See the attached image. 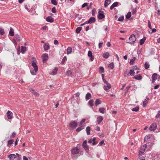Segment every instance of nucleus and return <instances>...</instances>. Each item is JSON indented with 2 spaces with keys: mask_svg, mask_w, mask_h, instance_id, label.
Segmentation results:
<instances>
[{
  "mask_svg": "<svg viewBox=\"0 0 160 160\" xmlns=\"http://www.w3.org/2000/svg\"><path fill=\"white\" fill-rule=\"evenodd\" d=\"M131 85H129V86H128V87H126V91L125 92L126 93H128L129 89L131 88Z\"/></svg>",
  "mask_w": 160,
  "mask_h": 160,
  "instance_id": "5fc2aeb1",
  "label": "nucleus"
},
{
  "mask_svg": "<svg viewBox=\"0 0 160 160\" xmlns=\"http://www.w3.org/2000/svg\"><path fill=\"white\" fill-rule=\"evenodd\" d=\"M148 98H146V99L143 101V107H145L148 102Z\"/></svg>",
  "mask_w": 160,
  "mask_h": 160,
  "instance_id": "e433bc0d",
  "label": "nucleus"
},
{
  "mask_svg": "<svg viewBox=\"0 0 160 160\" xmlns=\"http://www.w3.org/2000/svg\"><path fill=\"white\" fill-rule=\"evenodd\" d=\"M157 78V74L156 73L153 74L152 76V82L154 83Z\"/></svg>",
  "mask_w": 160,
  "mask_h": 160,
  "instance_id": "ddd939ff",
  "label": "nucleus"
},
{
  "mask_svg": "<svg viewBox=\"0 0 160 160\" xmlns=\"http://www.w3.org/2000/svg\"><path fill=\"white\" fill-rule=\"evenodd\" d=\"M82 147L85 150H88L89 149V147L87 144V141L84 140L82 143Z\"/></svg>",
  "mask_w": 160,
  "mask_h": 160,
  "instance_id": "f8f14e48",
  "label": "nucleus"
},
{
  "mask_svg": "<svg viewBox=\"0 0 160 160\" xmlns=\"http://www.w3.org/2000/svg\"><path fill=\"white\" fill-rule=\"evenodd\" d=\"M99 111L100 113L103 114L105 113V109L104 108H99Z\"/></svg>",
  "mask_w": 160,
  "mask_h": 160,
  "instance_id": "f704fd0d",
  "label": "nucleus"
},
{
  "mask_svg": "<svg viewBox=\"0 0 160 160\" xmlns=\"http://www.w3.org/2000/svg\"><path fill=\"white\" fill-rule=\"evenodd\" d=\"M118 4V2H114L110 7V9L112 10L114 8L117 7Z\"/></svg>",
  "mask_w": 160,
  "mask_h": 160,
  "instance_id": "4be33fe9",
  "label": "nucleus"
},
{
  "mask_svg": "<svg viewBox=\"0 0 160 160\" xmlns=\"http://www.w3.org/2000/svg\"><path fill=\"white\" fill-rule=\"evenodd\" d=\"M67 58L66 56H64L63 59H62L61 62L62 64H64L65 62L66 61Z\"/></svg>",
  "mask_w": 160,
  "mask_h": 160,
  "instance_id": "8fccbe9b",
  "label": "nucleus"
},
{
  "mask_svg": "<svg viewBox=\"0 0 160 160\" xmlns=\"http://www.w3.org/2000/svg\"><path fill=\"white\" fill-rule=\"evenodd\" d=\"M104 83H105L106 85H105L104 86V89L106 92H108V90L110 89L111 88V85L107 81L105 82Z\"/></svg>",
  "mask_w": 160,
  "mask_h": 160,
  "instance_id": "39448f33",
  "label": "nucleus"
},
{
  "mask_svg": "<svg viewBox=\"0 0 160 160\" xmlns=\"http://www.w3.org/2000/svg\"><path fill=\"white\" fill-rule=\"evenodd\" d=\"M14 142V140L12 139H10L8 141V143L7 144V146L8 147H10L12 144Z\"/></svg>",
  "mask_w": 160,
  "mask_h": 160,
  "instance_id": "a211bd4d",
  "label": "nucleus"
},
{
  "mask_svg": "<svg viewBox=\"0 0 160 160\" xmlns=\"http://www.w3.org/2000/svg\"><path fill=\"white\" fill-rule=\"evenodd\" d=\"M16 135V133L14 132H13L12 134L10 135V137L11 138H13L15 137Z\"/></svg>",
  "mask_w": 160,
  "mask_h": 160,
  "instance_id": "864d4df0",
  "label": "nucleus"
},
{
  "mask_svg": "<svg viewBox=\"0 0 160 160\" xmlns=\"http://www.w3.org/2000/svg\"><path fill=\"white\" fill-rule=\"evenodd\" d=\"M145 151H139L138 152V157H144L143 156L145 154Z\"/></svg>",
  "mask_w": 160,
  "mask_h": 160,
  "instance_id": "6ab92c4d",
  "label": "nucleus"
},
{
  "mask_svg": "<svg viewBox=\"0 0 160 160\" xmlns=\"http://www.w3.org/2000/svg\"><path fill=\"white\" fill-rule=\"evenodd\" d=\"M71 154L73 155H76L77 157L80 156L78 151H71Z\"/></svg>",
  "mask_w": 160,
  "mask_h": 160,
  "instance_id": "dca6fc26",
  "label": "nucleus"
},
{
  "mask_svg": "<svg viewBox=\"0 0 160 160\" xmlns=\"http://www.w3.org/2000/svg\"><path fill=\"white\" fill-rule=\"evenodd\" d=\"M8 158L10 160H18L19 159V155L17 153L10 154L9 155Z\"/></svg>",
  "mask_w": 160,
  "mask_h": 160,
  "instance_id": "f03ea898",
  "label": "nucleus"
},
{
  "mask_svg": "<svg viewBox=\"0 0 160 160\" xmlns=\"http://www.w3.org/2000/svg\"><path fill=\"white\" fill-rule=\"evenodd\" d=\"M88 56L89 57H90V56H92V52L91 51H89L88 52Z\"/></svg>",
  "mask_w": 160,
  "mask_h": 160,
  "instance_id": "bf43d9fd",
  "label": "nucleus"
},
{
  "mask_svg": "<svg viewBox=\"0 0 160 160\" xmlns=\"http://www.w3.org/2000/svg\"><path fill=\"white\" fill-rule=\"evenodd\" d=\"M77 125L78 124L75 121H72L69 123L70 128L71 129H74L77 127Z\"/></svg>",
  "mask_w": 160,
  "mask_h": 160,
  "instance_id": "20e7f679",
  "label": "nucleus"
},
{
  "mask_svg": "<svg viewBox=\"0 0 160 160\" xmlns=\"http://www.w3.org/2000/svg\"><path fill=\"white\" fill-rule=\"evenodd\" d=\"M150 65L149 63L146 62L144 64V68L145 69H147L149 68Z\"/></svg>",
  "mask_w": 160,
  "mask_h": 160,
  "instance_id": "a19ab883",
  "label": "nucleus"
},
{
  "mask_svg": "<svg viewBox=\"0 0 160 160\" xmlns=\"http://www.w3.org/2000/svg\"><path fill=\"white\" fill-rule=\"evenodd\" d=\"M131 12H128L126 16V18L127 19H129L131 17Z\"/></svg>",
  "mask_w": 160,
  "mask_h": 160,
  "instance_id": "c03bdc74",
  "label": "nucleus"
},
{
  "mask_svg": "<svg viewBox=\"0 0 160 160\" xmlns=\"http://www.w3.org/2000/svg\"><path fill=\"white\" fill-rule=\"evenodd\" d=\"M80 127L78 128L76 130V131L77 132H79L80 131L84 129V127L83 126H80Z\"/></svg>",
  "mask_w": 160,
  "mask_h": 160,
  "instance_id": "473e14b6",
  "label": "nucleus"
},
{
  "mask_svg": "<svg viewBox=\"0 0 160 160\" xmlns=\"http://www.w3.org/2000/svg\"><path fill=\"white\" fill-rule=\"evenodd\" d=\"M32 66L34 69V70H31L30 72L32 75H35L37 71H38V68L36 62H33L32 63Z\"/></svg>",
  "mask_w": 160,
  "mask_h": 160,
  "instance_id": "f257e3e1",
  "label": "nucleus"
},
{
  "mask_svg": "<svg viewBox=\"0 0 160 160\" xmlns=\"http://www.w3.org/2000/svg\"><path fill=\"white\" fill-rule=\"evenodd\" d=\"M81 147V145L80 144H78L77 146L73 148L72 149V150H79L80 149Z\"/></svg>",
  "mask_w": 160,
  "mask_h": 160,
  "instance_id": "bb28decb",
  "label": "nucleus"
},
{
  "mask_svg": "<svg viewBox=\"0 0 160 160\" xmlns=\"http://www.w3.org/2000/svg\"><path fill=\"white\" fill-rule=\"evenodd\" d=\"M129 40H130V41L129 42H128V41H126V43L130 44H133L135 42L136 40L135 35L133 34H132L129 38Z\"/></svg>",
  "mask_w": 160,
  "mask_h": 160,
  "instance_id": "7ed1b4c3",
  "label": "nucleus"
},
{
  "mask_svg": "<svg viewBox=\"0 0 160 160\" xmlns=\"http://www.w3.org/2000/svg\"><path fill=\"white\" fill-rule=\"evenodd\" d=\"M88 104L91 107L93 106V100L92 99H90L88 102Z\"/></svg>",
  "mask_w": 160,
  "mask_h": 160,
  "instance_id": "72a5a7b5",
  "label": "nucleus"
},
{
  "mask_svg": "<svg viewBox=\"0 0 160 160\" xmlns=\"http://www.w3.org/2000/svg\"><path fill=\"white\" fill-rule=\"evenodd\" d=\"M124 18V17L123 16L120 17L118 18V21L120 22H122Z\"/></svg>",
  "mask_w": 160,
  "mask_h": 160,
  "instance_id": "3c124183",
  "label": "nucleus"
},
{
  "mask_svg": "<svg viewBox=\"0 0 160 160\" xmlns=\"http://www.w3.org/2000/svg\"><path fill=\"white\" fill-rule=\"evenodd\" d=\"M137 160H145L144 157H138Z\"/></svg>",
  "mask_w": 160,
  "mask_h": 160,
  "instance_id": "680f3d73",
  "label": "nucleus"
},
{
  "mask_svg": "<svg viewBox=\"0 0 160 160\" xmlns=\"http://www.w3.org/2000/svg\"><path fill=\"white\" fill-rule=\"evenodd\" d=\"M87 5H88V3H87V2L84 3H83L82 5V8H84L86 6H87Z\"/></svg>",
  "mask_w": 160,
  "mask_h": 160,
  "instance_id": "69168bd1",
  "label": "nucleus"
},
{
  "mask_svg": "<svg viewBox=\"0 0 160 160\" xmlns=\"http://www.w3.org/2000/svg\"><path fill=\"white\" fill-rule=\"evenodd\" d=\"M133 78L136 80H140L142 79V77L140 74H138L134 76Z\"/></svg>",
  "mask_w": 160,
  "mask_h": 160,
  "instance_id": "393cba45",
  "label": "nucleus"
},
{
  "mask_svg": "<svg viewBox=\"0 0 160 160\" xmlns=\"http://www.w3.org/2000/svg\"><path fill=\"white\" fill-rule=\"evenodd\" d=\"M82 27H78L76 30V32L77 33H80V31H81V30H82Z\"/></svg>",
  "mask_w": 160,
  "mask_h": 160,
  "instance_id": "ea45409f",
  "label": "nucleus"
},
{
  "mask_svg": "<svg viewBox=\"0 0 160 160\" xmlns=\"http://www.w3.org/2000/svg\"><path fill=\"white\" fill-rule=\"evenodd\" d=\"M96 19L95 18L93 17H91L89 19L85 22L86 23H92L95 22Z\"/></svg>",
  "mask_w": 160,
  "mask_h": 160,
  "instance_id": "9d476101",
  "label": "nucleus"
},
{
  "mask_svg": "<svg viewBox=\"0 0 160 160\" xmlns=\"http://www.w3.org/2000/svg\"><path fill=\"white\" fill-rule=\"evenodd\" d=\"M135 57H134L132 59H131L130 61V62H129L130 64L132 65L133 64L134 62V61H135Z\"/></svg>",
  "mask_w": 160,
  "mask_h": 160,
  "instance_id": "09e8293b",
  "label": "nucleus"
},
{
  "mask_svg": "<svg viewBox=\"0 0 160 160\" xmlns=\"http://www.w3.org/2000/svg\"><path fill=\"white\" fill-rule=\"evenodd\" d=\"M104 68L102 67H101L99 68V71L100 73H102L104 71Z\"/></svg>",
  "mask_w": 160,
  "mask_h": 160,
  "instance_id": "de8ad7c7",
  "label": "nucleus"
},
{
  "mask_svg": "<svg viewBox=\"0 0 160 160\" xmlns=\"http://www.w3.org/2000/svg\"><path fill=\"white\" fill-rule=\"evenodd\" d=\"M148 26L150 29H152V26L151 25L150 23V22L149 20L148 21Z\"/></svg>",
  "mask_w": 160,
  "mask_h": 160,
  "instance_id": "052dcab7",
  "label": "nucleus"
},
{
  "mask_svg": "<svg viewBox=\"0 0 160 160\" xmlns=\"http://www.w3.org/2000/svg\"><path fill=\"white\" fill-rule=\"evenodd\" d=\"M4 34V31L3 29L0 28V34L1 35H3Z\"/></svg>",
  "mask_w": 160,
  "mask_h": 160,
  "instance_id": "49530a36",
  "label": "nucleus"
},
{
  "mask_svg": "<svg viewBox=\"0 0 160 160\" xmlns=\"http://www.w3.org/2000/svg\"><path fill=\"white\" fill-rule=\"evenodd\" d=\"M46 20L48 22H52L54 21L53 18L51 16L48 17L46 19Z\"/></svg>",
  "mask_w": 160,
  "mask_h": 160,
  "instance_id": "4468645a",
  "label": "nucleus"
},
{
  "mask_svg": "<svg viewBox=\"0 0 160 160\" xmlns=\"http://www.w3.org/2000/svg\"><path fill=\"white\" fill-rule=\"evenodd\" d=\"M9 34L11 36H13L14 35V31L12 28H10Z\"/></svg>",
  "mask_w": 160,
  "mask_h": 160,
  "instance_id": "5701e85b",
  "label": "nucleus"
},
{
  "mask_svg": "<svg viewBox=\"0 0 160 160\" xmlns=\"http://www.w3.org/2000/svg\"><path fill=\"white\" fill-rule=\"evenodd\" d=\"M49 45L48 43H46L43 45L44 49L45 51L48 50L49 48Z\"/></svg>",
  "mask_w": 160,
  "mask_h": 160,
  "instance_id": "f3484780",
  "label": "nucleus"
},
{
  "mask_svg": "<svg viewBox=\"0 0 160 160\" xmlns=\"http://www.w3.org/2000/svg\"><path fill=\"white\" fill-rule=\"evenodd\" d=\"M111 0H106L104 2V7H108L111 3Z\"/></svg>",
  "mask_w": 160,
  "mask_h": 160,
  "instance_id": "a878e982",
  "label": "nucleus"
},
{
  "mask_svg": "<svg viewBox=\"0 0 160 160\" xmlns=\"http://www.w3.org/2000/svg\"><path fill=\"white\" fill-rule=\"evenodd\" d=\"M26 48L25 47L22 46L21 48V52L22 53H24L26 50Z\"/></svg>",
  "mask_w": 160,
  "mask_h": 160,
  "instance_id": "c85d7f7f",
  "label": "nucleus"
},
{
  "mask_svg": "<svg viewBox=\"0 0 160 160\" xmlns=\"http://www.w3.org/2000/svg\"><path fill=\"white\" fill-rule=\"evenodd\" d=\"M58 69L57 68V67H55V68L52 70L50 74L52 75L56 74L58 71Z\"/></svg>",
  "mask_w": 160,
  "mask_h": 160,
  "instance_id": "b1692460",
  "label": "nucleus"
},
{
  "mask_svg": "<svg viewBox=\"0 0 160 160\" xmlns=\"http://www.w3.org/2000/svg\"><path fill=\"white\" fill-rule=\"evenodd\" d=\"M29 91L36 96H39V93L35 92L34 90L33 89L30 88H29Z\"/></svg>",
  "mask_w": 160,
  "mask_h": 160,
  "instance_id": "2eb2a0df",
  "label": "nucleus"
},
{
  "mask_svg": "<svg viewBox=\"0 0 160 160\" xmlns=\"http://www.w3.org/2000/svg\"><path fill=\"white\" fill-rule=\"evenodd\" d=\"M86 121V119H83L81 122H80L79 123V126H82V124L84 122Z\"/></svg>",
  "mask_w": 160,
  "mask_h": 160,
  "instance_id": "13d9d810",
  "label": "nucleus"
},
{
  "mask_svg": "<svg viewBox=\"0 0 160 160\" xmlns=\"http://www.w3.org/2000/svg\"><path fill=\"white\" fill-rule=\"evenodd\" d=\"M105 17V16L104 14V12L101 10H99L98 11V18L99 19H102Z\"/></svg>",
  "mask_w": 160,
  "mask_h": 160,
  "instance_id": "423d86ee",
  "label": "nucleus"
},
{
  "mask_svg": "<svg viewBox=\"0 0 160 160\" xmlns=\"http://www.w3.org/2000/svg\"><path fill=\"white\" fill-rule=\"evenodd\" d=\"M150 138V135H148L145 136L144 139V142H147L148 139H149Z\"/></svg>",
  "mask_w": 160,
  "mask_h": 160,
  "instance_id": "58836bf2",
  "label": "nucleus"
},
{
  "mask_svg": "<svg viewBox=\"0 0 160 160\" xmlns=\"http://www.w3.org/2000/svg\"><path fill=\"white\" fill-rule=\"evenodd\" d=\"M139 109V107L137 106L136 107L133 108L132 109V111H133L137 112L138 111Z\"/></svg>",
  "mask_w": 160,
  "mask_h": 160,
  "instance_id": "a18cd8bd",
  "label": "nucleus"
},
{
  "mask_svg": "<svg viewBox=\"0 0 160 160\" xmlns=\"http://www.w3.org/2000/svg\"><path fill=\"white\" fill-rule=\"evenodd\" d=\"M91 97V94L89 93L88 92L85 96V98L86 100H88Z\"/></svg>",
  "mask_w": 160,
  "mask_h": 160,
  "instance_id": "7c9ffc66",
  "label": "nucleus"
},
{
  "mask_svg": "<svg viewBox=\"0 0 160 160\" xmlns=\"http://www.w3.org/2000/svg\"><path fill=\"white\" fill-rule=\"evenodd\" d=\"M157 124L155 123L151 124L149 128V129L151 131H154L157 128Z\"/></svg>",
  "mask_w": 160,
  "mask_h": 160,
  "instance_id": "6e6552de",
  "label": "nucleus"
},
{
  "mask_svg": "<svg viewBox=\"0 0 160 160\" xmlns=\"http://www.w3.org/2000/svg\"><path fill=\"white\" fill-rule=\"evenodd\" d=\"M108 68L111 69H113L114 68V63L113 62H111L108 65Z\"/></svg>",
  "mask_w": 160,
  "mask_h": 160,
  "instance_id": "37998d69",
  "label": "nucleus"
},
{
  "mask_svg": "<svg viewBox=\"0 0 160 160\" xmlns=\"http://www.w3.org/2000/svg\"><path fill=\"white\" fill-rule=\"evenodd\" d=\"M103 43L102 42H100L98 44V48H100L102 46Z\"/></svg>",
  "mask_w": 160,
  "mask_h": 160,
  "instance_id": "338daca9",
  "label": "nucleus"
},
{
  "mask_svg": "<svg viewBox=\"0 0 160 160\" xmlns=\"http://www.w3.org/2000/svg\"><path fill=\"white\" fill-rule=\"evenodd\" d=\"M146 39V38H143L140 40V45H142Z\"/></svg>",
  "mask_w": 160,
  "mask_h": 160,
  "instance_id": "c9c22d12",
  "label": "nucleus"
},
{
  "mask_svg": "<svg viewBox=\"0 0 160 160\" xmlns=\"http://www.w3.org/2000/svg\"><path fill=\"white\" fill-rule=\"evenodd\" d=\"M96 138L94 137L92 139L91 138L88 141V142L89 143H92L93 145H95L98 143V142L95 141Z\"/></svg>",
  "mask_w": 160,
  "mask_h": 160,
  "instance_id": "1a4fd4ad",
  "label": "nucleus"
},
{
  "mask_svg": "<svg viewBox=\"0 0 160 160\" xmlns=\"http://www.w3.org/2000/svg\"><path fill=\"white\" fill-rule=\"evenodd\" d=\"M147 145L146 144H145L142 145L141 146L140 148V150H145L146 149Z\"/></svg>",
  "mask_w": 160,
  "mask_h": 160,
  "instance_id": "4c0bfd02",
  "label": "nucleus"
},
{
  "mask_svg": "<svg viewBox=\"0 0 160 160\" xmlns=\"http://www.w3.org/2000/svg\"><path fill=\"white\" fill-rule=\"evenodd\" d=\"M41 58L43 62H45L48 59V54L47 53H44L42 55Z\"/></svg>",
  "mask_w": 160,
  "mask_h": 160,
  "instance_id": "0eeeda50",
  "label": "nucleus"
},
{
  "mask_svg": "<svg viewBox=\"0 0 160 160\" xmlns=\"http://www.w3.org/2000/svg\"><path fill=\"white\" fill-rule=\"evenodd\" d=\"M51 2L54 5H56L57 4V2L56 0H51Z\"/></svg>",
  "mask_w": 160,
  "mask_h": 160,
  "instance_id": "603ef678",
  "label": "nucleus"
},
{
  "mask_svg": "<svg viewBox=\"0 0 160 160\" xmlns=\"http://www.w3.org/2000/svg\"><path fill=\"white\" fill-rule=\"evenodd\" d=\"M52 12L53 13H55L57 12V9L55 7H54L52 8Z\"/></svg>",
  "mask_w": 160,
  "mask_h": 160,
  "instance_id": "4d7b16f0",
  "label": "nucleus"
},
{
  "mask_svg": "<svg viewBox=\"0 0 160 160\" xmlns=\"http://www.w3.org/2000/svg\"><path fill=\"white\" fill-rule=\"evenodd\" d=\"M129 74L130 75L133 76L135 75V72L133 70H131L129 72Z\"/></svg>",
  "mask_w": 160,
  "mask_h": 160,
  "instance_id": "79ce46f5",
  "label": "nucleus"
},
{
  "mask_svg": "<svg viewBox=\"0 0 160 160\" xmlns=\"http://www.w3.org/2000/svg\"><path fill=\"white\" fill-rule=\"evenodd\" d=\"M101 103V101L99 99H97L96 100L95 105L96 106Z\"/></svg>",
  "mask_w": 160,
  "mask_h": 160,
  "instance_id": "2f4dec72",
  "label": "nucleus"
},
{
  "mask_svg": "<svg viewBox=\"0 0 160 160\" xmlns=\"http://www.w3.org/2000/svg\"><path fill=\"white\" fill-rule=\"evenodd\" d=\"M110 54L108 52H104L102 55V57L105 58H108Z\"/></svg>",
  "mask_w": 160,
  "mask_h": 160,
  "instance_id": "aec40b11",
  "label": "nucleus"
},
{
  "mask_svg": "<svg viewBox=\"0 0 160 160\" xmlns=\"http://www.w3.org/2000/svg\"><path fill=\"white\" fill-rule=\"evenodd\" d=\"M86 132L88 135H89L90 133V127L88 126L86 128Z\"/></svg>",
  "mask_w": 160,
  "mask_h": 160,
  "instance_id": "c756f323",
  "label": "nucleus"
},
{
  "mask_svg": "<svg viewBox=\"0 0 160 160\" xmlns=\"http://www.w3.org/2000/svg\"><path fill=\"white\" fill-rule=\"evenodd\" d=\"M160 116V111H159L158 112V113L157 114V115L156 116V118H158Z\"/></svg>",
  "mask_w": 160,
  "mask_h": 160,
  "instance_id": "e2e57ef3",
  "label": "nucleus"
},
{
  "mask_svg": "<svg viewBox=\"0 0 160 160\" xmlns=\"http://www.w3.org/2000/svg\"><path fill=\"white\" fill-rule=\"evenodd\" d=\"M102 78L103 80V81L104 83L105 82H107V81H106V80H105L104 76V75L103 74H102Z\"/></svg>",
  "mask_w": 160,
  "mask_h": 160,
  "instance_id": "0e129e2a",
  "label": "nucleus"
},
{
  "mask_svg": "<svg viewBox=\"0 0 160 160\" xmlns=\"http://www.w3.org/2000/svg\"><path fill=\"white\" fill-rule=\"evenodd\" d=\"M72 49L71 47H68L67 50V54H69L71 53L72 52Z\"/></svg>",
  "mask_w": 160,
  "mask_h": 160,
  "instance_id": "cd10ccee",
  "label": "nucleus"
},
{
  "mask_svg": "<svg viewBox=\"0 0 160 160\" xmlns=\"http://www.w3.org/2000/svg\"><path fill=\"white\" fill-rule=\"evenodd\" d=\"M54 43L55 45H58V41L56 40H54Z\"/></svg>",
  "mask_w": 160,
  "mask_h": 160,
  "instance_id": "774afa93",
  "label": "nucleus"
},
{
  "mask_svg": "<svg viewBox=\"0 0 160 160\" xmlns=\"http://www.w3.org/2000/svg\"><path fill=\"white\" fill-rule=\"evenodd\" d=\"M7 117L8 119H12L13 118V114L12 112L8 111L7 112Z\"/></svg>",
  "mask_w": 160,
  "mask_h": 160,
  "instance_id": "9b49d317",
  "label": "nucleus"
},
{
  "mask_svg": "<svg viewBox=\"0 0 160 160\" xmlns=\"http://www.w3.org/2000/svg\"><path fill=\"white\" fill-rule=\"evenodd\" d=\"M72 74V72L70 70L67 71L66 72V74L68 76H70Z\"/></svg>",
  "mask_w": 160,
  "mask_h": 160,
  "instance_id": "6e6d98bb",
  "label": "nucleus"
},
{
  "mask_svg": "<svg viewBox=\"0 0 160 160\" xmlns=\"http://www.w3.org/2000/svg\"><path fill=\"white\" fill-rule=\"evenodd\" d=\"M103 119V118L102 116H99L97 118V122L98 124H100Z\"/></svg>",
  "mask_w": 160,
  "mask_h": 160,
  "instance_id": "412c9836",
  "label": "nucleus"
}]
</instances>
